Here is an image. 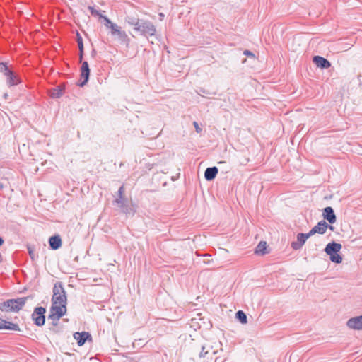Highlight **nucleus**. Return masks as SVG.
Here are the masks:
<instances>
[{"mask_svg":"<svg viewBox=\"0 0 362 362\" xmlns=\"http://www.w3.org/2000/svg\"><path fill=\"white\" fill-rule=\"evenodd\" d=\"M30 298V296H25L8 299L0 303V310L4 313H18L23 308Z\"/></svg>","mask_w":362,"mask_h":362,"instance_id":"nucleus-1","label":"nucleus"},{"mask_svg":"<svg viewBox=\"0 0 362 362\" xmlns=\"http://www.w3.org/2000/svg\"><path fill=\"white\" fill-rule=\"evenodd\" d=\"M341 247V244L336 243L335 241H332L326 245L324 251L329 256L331 262L335 264H340L343 260L342 256L339 254Z\"/></svg>","mask_w":362,"mask_h":362,"instance_id":"nucleus-2","label":"nucleus"},{"mask_svg":"<svg viewBox=\"0 0 362 362\" xmlns=\"http://www.w3.org/2000/svg\"><path fill=\"white\" fill-rule=\"evenodd\" d=\"M52 292L53 295L51 299L52 304H67L66 292L62 281L54 284Z\"/></svg>","mask_w":362,"mask_h":362,"instance_id":"nucleus-3","label":"nucleus"},{"mask_svg":"<svg viewBox=\"0 0 362 362\" xmlns=\"http://www.w3.org/2000/svg\"><path fill=\"white\" fill-rule=\"evenodd\" d=\"M0 72L6 76V83L8 86H13L21 83V78L11 71L6 62H0Z\"/></svg>","mask_w":362,"mask_h":362,"instance_id":"nucleus-4","label":"nucleus"},{"mask_svg":"<svg viewBox=\"0 0 362 362\" xmlns=\"http://www.w3.org/2000/svg\"><path fill=\"white\" fill-rule=\"evenodd\" d=\"M45 313L46 308L44 307L38 306L34 308L31 318L36 326L42 327L45 325L46 319Z\"/></svg>","mask_w":362,"mask_h":362,"instance_id":"nucleus-5","label":"nucleus"},{"mask_svg":"<svg viewBox=\"0 0 362 362\" xmlns=\"http://www.w3.org/2000/svg\"><path fill=\"white\" fill-rule=\"evenodd\" d=\"M80 71L81 79L76 83V85L79 87H83L85 85L87 84L90 74V69L89 68L88 62L84 61L82 62Z\"/></svg>","mask_w":362,"mask_h":362,"instance_id":"nucleus-6","label":"nucleus"},{"mask_svg":"<svg viewBox=\"0 0 362 362\" xmlns=\"http://www.w3.org/2000/svg\"><path fill=\"white\" fill-rule=\"evenodd\" d=\"M126 216H133L136 212V206L128 199L121 201L120 203H115Z\"/></svg>","mask_w":362,"mask_h":362,"instance_id":"nucleus-7","label":"nucleus"},{"mask_svg":"<svg viewBox=\"0 0 362 362\" xmlns=\"http://www.w3.org/2000/svg\"><path fill=\"white\" fill-rule=\"evenodd\" d=\"M141 28L139 33L145 37L153 36L156 33V28L152 22L142 20Z\"/></svg>","mask_w":362,"mask_h":362,"instance_id":"nucleus-8","label":"nucleus"},{"mask_svg":"<svg viewBox=\"0 0 362 362\" xmlns=\"http://www.w3.org/2000/svg\"><path fill=\"white\" fill-rule=\"evenodd\" d=\"M67 304H52L49 308V314L50 316L57 317L58 318H62L64 315H66L67 308Z\"/></svg>","mask_w":362,"mask_h":362,"instance_id":"nucleus-9","label":"nucleus"},{"mask_svg":"<svg viewBox=\"0 0 362 362\" xmlns=\"http://www.w3.org/2000/svg\"><path fill=\"white\" fill-rule=\"evenodd\" d=\"M311 235L309 233H300L297 235V241H293L291 244V247L294 250H300Z\"/></svg>","mask_w":362,"mask_h":362,"instance_id":"nucleus-10","label":"nucleus"},{"mask_svg":"<svg viewBox=\"0 0 362 362\" xmlns=\"http://www.w3.org/2000/svg\"><path fill=\"white\" fill-rule=\"evenodd\" d=\"M73 336L74 338L77 341V344L79 346L84 345L88 341H92V336L88 332H76Z\"/></svg>","mask_w":362,"mask_h":362,"instance_id":"nucleus-11","label":"nucleus"},{"mask_svg":"<svg viewBox=\"0 0 362 362\" xmlns=\"http://www.w3.org/2000/svg\"><path fill=\"white\" fill-rule=\"evenodd\" d=\"M66 88L65 83H61L59 86L51 88L48 90V93L50 98L53 99L60 98L64 93Z\"/></svg>","mask_w":362,"mask_h":362,"instance_id":"nucleus-12","label":"nucleus"},{"mask_svg":"<svg viewBox=\"0 0 362 362\" xmlns=\"http://www.w3.org/2000/svg\"><path fill=\"white\" fill-rule=\"evenodd\" d=\"M346 325L351 329L362 330V315L348 320Z\"/></svg>","mask_w":362,"mask_h":362,"instance_id":"nucleus-13","label":"nucleus"},{"mask_svg":"<svg viewBox=\"0 0 362 362\" xmlns=\"http://www.w3.org/2000/svg\"><path fill=\"white\" fill-rule=\"evenodd\" d=\"M322 216L329 223L334 224L337 221V216L331 206H327L322 210Z\"/></svg>","mask_w":362,"mask_h":362,"instance_id":"nucleus-14","label":"nucleus"},{"mask_svg":"<svg viewBox=\"0 0 362 362\" xmlns=\"http://www.w3.org/2000/svg\"><path fill=\"white\" fill-rule=\"evenodd\" d=\"M327 223L325 220H322L317 223L308 233L312 236L315 233L323 235L327 230Z\"/></svg>","mask_w":362,"mask_h":362,"instance_id":"nucleus-15","label":"nucleus"},{"mask_svg":"<svg viewBox=\"0 0 362 362\" xmlns=\"http://www.w3.org/2000/svg\"><path fill=\"white\" fill-rule=\"evenodd\" d=\"M0 329L21 331L20 327L17 323H13L1 317H0Z\"/></svg>","mask_w":362,"mask_h":362,"instance_id":"nucleus-16","label":"nucleus"},{"mask_svg":"<svg viewBox=\"0 0 362 362\" xmlns=\"http://www.w3.org/2000/svg\"><path fill=\"white\" fill-rule=\"evenodd\" d=\"M313 62L317 67L322 69H326L331 66L330 62L321 56H314Z\"/></svg>","mask_w":362,"mask_h":362,"instance_id":"nucleus-17","label":"nucleus"},{"mask_svg":"<svg viewBox=\"0 0 362 362\" xmlns=\"http://www.w3.org/2000/svg\"><path fill=\"white\" fill-rule=\"evenodd\" d=\"M49 248L52 250H57L62 247V240L59 235L56 234L51 236L48 240Z\"/></svg>","mask_w":362,"mask_h":362,"instance_id":"nucleus-18","label":"nucleus"},{"mask_svg":"<svg viewBox=\"0 0 362 362\" xmlns=\"http://www.w3.org/2000/svg\"><path fill=\"white\" fill-rule=\"evenodd\" d=\"M218 173V169L217 167H209L205 170L204 178L207 181H212L216 178Z\"/></svg>","mask_w":362,"mask_h":362,"instance_id":"nucleus-19","label":"nucleus"},{"mask_svg":"<svg viewBox=\"0 0 362 362\" xmlns=\"http://www.w3.org/2000/svg\"><path fill=\"white\" fill-rule=\"evenodd\" d=\"M115 35L117 36L118 39L122 44H124L127 46L129 45L130 39L129 38L127 34L124 30H122L121 29H119Z\"/></svg>","mask_w":362,"mask_h":362,"instance_id":"nucleus-20","label":"nucleus"},{"mask_svg":"<svg viewBox=\"0 0 362 362\" xmlns=\"http://www.w3.org/2000/svg\"><path fill=\"white\" fill-rule=\"evenodd\" d=\"M266 250L267 243L265 241H261L256 247L255 253L258 255H264L267 253Z\"/></svg>","mask_w":362,"mask_h":362,"instance_id":"nucleus-21","label":"nucleus"},{"mask_svg":"<svg viewBox=\"0 0 362 362\" xmlns=\"http://www.w3.org/2000/svg\"><path fill=\"white\" fill-rule=\"evenodd\" d=\"M127 199V198H126L124 197V185H122L119 188V189L117 191V197L113 201V203H120L121 201Z\"/></svg>","mask_w":362,"mask_h":362,"instance_id":"nucleus-22","label":"nucleus"},{"mask_svg":"<svg viewBox=\"0 0 362 362\" xmlns=\"http://www.w3.org/2000/svg\"><path fill=\"white\" fill-rule=\"evenodd\" d=\"M235 318L241 323L246 324L247 322V317L246 314L243 310H238L235 313Z\"/></svg>","mask_w":362,"mask_h":362,"instance_id":"nucleus-23","label":"nucleus"},{"mask_svg":"<svg viewBox=\"0 0 362 362\" xmlns=\"http://www.w3.org/2000/svg\"><path fill=\"white\" fill-rule=\"evenodd\" d=\"M139 20L140 18H139L138 17L131 15H127L124 18V22L131 26H132L134 24H135L136 22H138V21Z\"/></svg>","mask_w":362,"mask_h":362,"instance_id":"nucleus-24","label":"nucleus"},{"mask_svg":"<svg viewBox=\"0 0 362 362\" xmlns=\"http://www.w3.org/2000/svg\"><path fill=\"white\" fill-rule=\"evenodd\" d=\"M76 42L78 44V49L84 48L83 38L78 31H76Z\"/></svg>","mask_w":362,"mask_h":362,"instance_id":"nucleus-25","label":"nucleus"},{"mask_svg":"<svg viewBox=\"0 0 362 362\" xmlns=\"http://www.w3.org/2000/svg\"><path fill=\"white\" fill-rule=\"evenodd\" d=\"M100 18L104 21V25L107 28L113 23L106 16H100Z\"/></svg>","mask_w":362,"mask_h":362,"instance_id":"nucleus-26","label":"nucleus"},{"mask_svg":"<svg viewBox=\"0 0 362 362\" xmlns=\"http://www.w3.org/2000/svg\"><path fill=\"white\" fill-rule=\"evenodd\" d=\"M88 10L90 12V14L94 16H98L100 18V16H103L100 11H97L94 8V7L89 6L88 7Z\"/></svg>","mask_w":362,"mask_h":362,"instance_id":"nucleus-27","label":"nucleus"},{"mask_svg":"<svg viewBox=\"0 0 362 362\" xmlns=\"http://www.w3.org/2000/svg\"><path fill=\"white\" fill-rule=\"evenodd\" d=\"M108 28L111 29L112 35H115L117 31L120 29L115 23H112Z\"/></svg>","mask_w":362,"mask_h":362,"instance_id":"nucleus-28","label":"nucleus"},{"mask_svg":"<svg viewBox=\"0 0 362 362\" xmlns=\"http://www.w3.org/2000/svg\"><path fill=\"white\" fill-rule=\"evenodd\" d=\"M27 250H28V254L30 257V259L32 260H35V253H34V247L31 245H28Z\"/></svg>","mask_w":362,"mask_h":362,"instance_id":"nucleus-29","label":"nucleus"},{"mask_svg":"<svg viewBox=\"0 0 362 362\" xmlns=\"http://www.w3.org/2000/svg\"><path fill=\"white\" fill-rule=\"evenodd\" d=\"M48 319L52 320V325L53 326H57L58 322L60 318H58L57 317H54V316L48 315Z\"/></svg>","mask_w":362,"mask_h":362,"instance_id":"nucleus-30","label":"nucleus"},{"mask_svg":"<svg viewBox=\"0 0 362 362\" xmlns=\"http://www.w3.org/2000/svg\"><path fill=\"white\" fill-rule=\"evenodd\" d=\"M142 20L143 19H140L139 21H138V22H136L135 24L132 25L134 27V30L138 33L140 30L141 25V23L142 22Z\"/></svg>","mask_w":362,"mask_h":362,"instance_id":"nucleus-31","label":"nucleus"},{"mask_svg":"<svg viewBox=\"0 0 362 362\" xmlns=\"http://www.w3.org/2000/svg\"><path fill=\"white\" fill-rule=\"evenodd\" d=\"M78 58H79V62L82 64L83 55H84V48L78 49Z\"/></svg>","mask_w":362,"mask_h":362,"instance_id":"nucleus-32","label":"nucleus"},{"mask_svg":"<svg viewBox=\"0 0 362 362\" xmlns=\"http://www.w3.org/2000/svg\"><path fill=\"white\" fill-rule=\"evenodd\" d=\"M193 125L195 128V131L197 132V133H201L202 131V129L199 127V124L196 121H194L193 122Z\"/></svg>","mask_w":362,"mask_h":362,"instance_id":"nucleus-33","label":"nucleus"},{"mask_svg":"<svg viewBox=\"0 0 362 362\" xmlns=\"http://www.w3.org/2000/svg\"><path fill=\"white\" fill-rule=\"evenodd\" d=\"M244 55L249 57H255V54L250 50H245L243 52Z\"/></svg>","mask_w":362,"mask_h":362,"instance_id":"nucleus-34","label":"nucleus"},{"mask_svg":"<svg viewBox=\"0 0 362 362\" xmlns=\"http://www.w3.org/2000/svg\"><path fill=\"white\" fill-rule=\"evenodd\" d=\"M204 346H202V351L201 352L199 353V357L200 358H203V357H205L206 355L207 354L208 351H204Z\"/></svg>","mask_w":362,"mask_h":362,"instance_id":"nucleus-35","label":"nucleus"},{"mask_svg":"<svg viewBox=\"0 0 362 362\" xmlns=\"http://www.w3.org/2000/svg\"><path fill=\"white\" fill-rule=\"evenodd\" d=\"M202 93L208 95V94H209V92L208 90H206L204 88H199V94L201 95Z\"/></svg>","mask_w":362,"mask_h":362,"instance_id":"nucleus-36","label":"nucleus"},{"mask_svg":"<svg viewBox=\"0 0 362 362\" xmlns=\"http://www.w3.org/2000/svg\"><path fill=\"white\" fill-rule=\"evenodd\" d=\"M327 229L329 228L330 230L333 231L334 230V227L332 226V224L327 223Z\"/></svg>","mask_w":362,"mask_h":362,"instance_id":"nucleus-37","label":"nucleus"},{"mask_svg":"<svg viewBox=\"0 0 362 362\" xmlns=\"http://www.w3.org/2000/svg\"><path fill=\"white\" fill-rule=\"evenodd\" d=\"M4 184L1 181H0V190H2L4 188Z\"/></svg>","mask_w":362,"mask_h":362,"instance_id":"nucleus-38","label":"nucleus"},{"mask_svg":"<svg viewBox=\"0 0 362 362\" xmlns=\"http://www.w3.org/2000/svg\"><path fill=\"white\" fill-rule=\"evenodd\" d=\"M4 243V240L2 237H0V246H1Z\"/></svg>","mask_w":362,"mask_h":362,"instance_id":"nucleus-39","label":"nucleus"},{"mask_svg":"<svg viewBox=\"0 0 362 362\" xmlns=\"http://www.w3.org/2000/svg\"><path fill=\"white\" fill-rule=\"evenodd\" d=\"M96 54V51L95 49H93L91 52L92 57H94Z\"/></svg>","mask_w":362,"mask_h":362,"instance_id":"nucleus-40","label":"nucleus"},{"mask_svg":"<svg viewBox=\"0 0 362 362\" xmlns=\"http://www.w3.org/2000/svg\"><path fill=\"white\" fill-rule=\"evenodd\" d=\"M160 17L164 16V15L163 13H160Z\"/></svg>","mask_w":362,"mask_h":362,"instance_id":"nucleus-41","label":"nucleus"}]
</instances>
